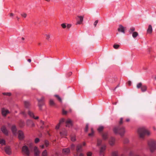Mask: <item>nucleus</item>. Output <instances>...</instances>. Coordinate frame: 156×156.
Returning a JSON list of instances; mask_svg holds the SVG:
<instances>
[{
  "mask_svg": "<svg viewBox=\"0 0 156 156\" xmlns=\"http://www.w3.org/2000/svg\"><path fill=\"white\" fill-rule=\"evenodd\" d=\"M32 144L23 146L22 149L23 154L27 156H29L30 153V151L32 148Z\"/></svg>",
  "mask_w": 156,
  "mask_h": 156,
  "instance_id": "1",
  "label": "nucleus"
},
{
  "mask_svg": "<svg viewBox=\"0 0 156 156\" xmlns=\"http://www.w3.org/2000/svg\"><path fill=\"white\" fill-rule=\"evenodd\" d=\"M114 132L115 134H118L121 136H124L125 133V128L123 126H118L114 127L113 129Z\"/></svg>",
  "mask_w": 156,
  "mask_h": 156,
  "instance_id": "2",
  "label": "nucleus"
},
{
  "mask_svg": "<svg viewBox=\"0 0 156 156\" xmlns=\"http://www.w3.org/2000/svg\"><path fill=\"white\" fill-rule=\"evenodd\" d=\"M137 132L139 137L141 139H144L145 135L148 136L151 133L150 131L144 128H139Z\"/></svg>",
  "mask_w": 156,
  "mask_h": 156,
  "instance_id": "3",
  "label": "nucleus"
},
{
  "mask_svg": "<svg viewBox=\"0 0 156 156\" xmlns=\"http://www.w3.org/2000/svg\"><path fill=\"white\" fill-rule=\"evenodd\" d=\"M148 145L150 151L152 152L156 150V141L151 140L148 142Z\"/></svg>",
  "mask_w": 156,
  "mask_h": 156,
  "instance_id": "4",
  "label": "nucleus"
},
{
  "mask_svg": "<svg viewBox=\"0 0 156 156\" xmlns=\"http://www.w3.org/2000/svg\"><path fill=\"white\" fill-rule=\"evenodd\" d=\"M44 98L42 97L41 99H37V100L38 101V105L40 110H41L42 109V106L44 105Z\"/></svg>",
  "mask_w": 156,
  "mask_h": 156,
  "instance_id": "5",
  "label": "nucleus"
},
{
  "mask_svg": "<svg viewBox=\"0 0 156 156\" xmlns=\"http://www.w3.org/2000/svg\"><path fill=\"white\" fill-rule=\"evenodd\" d=\"M136 87L137 89L140 88L141 90L143 92L145 91L147 89V87L145 85H143L141 83H138L136 85Z\"/></svg>",
  "mask_w": 156,
  "mask_h": 156,
  "instance_id": "6",
  "label": "nucleus"
},
{
  "mask_svg": "<svg viewBox=\"0 0 156 156\" xmlns=\"http://www.w3.org/2000/svg\"><path fill=\"white\" fill-rule=\"evenodd\" d=\"M18 135V137L20 140H23L24 138L23 133L21 130H19L17 133Z\"/></svg>",
  "mask_w": 156,
  "mask_h": 156,
  "instance_id": "7",
  "label": "nucleus"
},
{
  "mask_svg": "<svg viewBox=\"0 0 156 156\" xmlns=\"http://www.w3.org/2000/svg\"><path fill=\"white\" fill-rule=\"evenodd\" d=\"M101 136L103 139L105 140H107L108 137V133L107 132H104L101 133Z\"/></svg>",
  "mask_w": 156,
  "mask_h": 156,
  "instance_id": "8",
  "label": "nucleus"
},
{
  "mask_svg": "<svg viewBox=\"0 0 156 156\" xmlns=\"http://www.w3.org/2000/svg\"><path fill=\"white\" fill-rule=\"evenodd\" d=\"M1 130L2 132L5 135L7 136L8 135V131L7 130L6 127L4 126H2L1 128Z\"/></svg>",
  "mask_w": 156,
  "mask_h": 156,
  "instance_id": "9",
  "label": "nucleus"
},
{
  "mask_svg": "<svg viewBox=\"0 0 156 156\" xmlns=\"http://www.w3.org/2000/svg\"><path fill=\"white\" fill-rule=\"evenodd\" d=\"M4 150L5 153L8 155H10L11 154L10 147L9 146L5 147Z\"/></svg>",
  "mask_w": 156,
  "mask_h": 156,
  "instance_id": "10",
  "label": "nucleus"
},
{
  "mask_svg": "<svg viewBox=\"0 0 156 156\" xmlns=\"http://www.w3.org/2000/svg\"><path fill=\"white\" fill-rule=\"evenodd\" d=\"M34 152L35 156H39L40 152L36 146H35L34 147Z\"/></svg>",
  "mask_w": 156,
  "mask_h": 156,
  "instance_id": "11",
  "label": "nucleus"
},
{
  "mask_svg": "<svg viewBox=\"0 0 156 156\" xmlns=\"http://www.w3.org/2000/svg\"><path fill=\"white\" fill-rule=\"evenodd\" d=\"M115 138L112 137H111L109 139L108 143L111 146H113L115 144Z\"/></svg>",
  "mask_w": 156,
  "mask_h": 156,
  "instance_id": "12",
  "label": "nucleus"
},
{
  "mask_svg": "<svg viewBox=\"0 0 156 156\" xmlns=\"http://www.w3.org/2000/svg\"><path fill=\"white\" fill-rule=\"evenodd\" d=\"M77 17L79 18V19H77V22L76 24H81L83 20V16H78Z\"/></svg>",
  "mask_w": 156,
  "mask_h": 156,
  "instance_id": "13",
  "label": "nucleus"
},
{
  "mask_svg": "<svg viewBox=\"0 0 156 156\" xmlns=\"http://www.w3.org/2000/svg\"><path fill=\"white\" fill-rule=\"evenodd\" d=\"M118 30L120 32H121L123 34H124L125 32V28L122 25H119L118 29Z\"/></svg>",
  "mask_w": 156,
  "mask_h": 156,
  "instance_id": "14",
  "label": "nucleus"
},
{
  "mask_svg": "<svg viewBox=\"0 0 156 156\" xmlns=\"http://www.w3.org/2000/svg\"><path fill=\"white\" fill-rule=\"evenodd\" d=\"M66 126L70 127L72 125V121L70 119H68L66 121Z\"/></svg>",
  "mask_w": 156,
  "mask_h": 156,
  "instance_id": "15",
  "label": "nucleus"
},
{
  "mask_svg": "<svg viewBox=\"0 0 156 156\" xmlns=\"http://www.w3.org/2000/svg\"><path fill=\"white\" fill-rule=\"evenodd\" d=\"M2 114L3 116H6L9 113V111L4 108H3L2 110Z\"/></svg>",
  "mask_w": 156,
  "mask_h": 156,
  "instance_id": "16",
  "label": "nucleus"
},
{
  "mask_svg": "<svg viewBox=\"0 0 156 156\" xmlns=\"http://www.w3.org/2000/svg\"><path fill=\"white\" fill-rule=\"evenodd\" d=\"M106 148V146L104 145L101 147L100 150V154L101 155H104V153Z\"/></svg>",
  "mask_w": 156,
  "mask_h": 156,
  "instance_id": "17",
  "label": "nucleus"
},
{
  "mask_svg": "<svg viewBox=\"0 0 156 156\" xmlns=\"http://www.w3.org/2000/svg\"><path fill=\"white\" fill-rule=\"evenodd\" d=\"M28 115L31 117L33 118L34 119H38V117L37 116L36 117H35L33 113L30 111H29L28 112Z\"/></svg>",
  "mask_w": 156,
  "mask_h": 156,
  "instance_id": "18",
  "label": "nucleus"
},
{
  "mask_svg": "<svg viewBox=\"0 0 156 156\" xmlns=\"http://www.w3.org/2000/svg\"><path fill=\"white\" fill-rule=\"evenodd\" d=\"M63 153L65 154H67L70 152V150L69 148L63 149L62 150Z\"/></svg>",
  "mask_w": 156,
  "mask_h": 156,
  "instance_id": "19",
  "label": "nucleus"
},
{
  "mask_svg": "<svg viewBox=\"0 0 156 156\" xmlns=\"http://www.w3.org/2000/svg\"><path fill=\"white\" fill-rule=\"evenodd\" d=\"M11 130L13 133L16 135V129L15 126L13 125L12 126L11 128Z\"/></svg>",
  "mask_w": 156,
  "mask_h": 156,
  "instance_id": "20",
  "label": "nucleus"
},
{
  "mask_svg": "<svg viewBox=\"0 0 156 156\" xmlns=\"http://www.w3.org/2000/svg\"><path fill=\"white\" fill-rule=\"evenodd\" d=\"M152 31V28L151 25H149L148 28L147 30V32L148 33L151 34Z\"/></svg>",
  "mask_w": 156,
  "mask_h": 156,
  "instance_id": "21",
  "label": "nucleus"
},
{
  "mask_svg": "<svg viewBox=\"0 0 156 156\" xmlns=\"http://www.w3.org/2000/svg\"><path fill=\"white\" fill-rule=\"evenodd\" d=\"M49 105L51 106H54L55 105V103L52 99H50L49 102Z\"/></svg>",
  "mask_w": 156,
  "mask_h": 156,
  "instance_id": "22",
  "label": "nucleus"
},
{
  "mask_svg": "<svg viewBox=\"0 0 156 156\" xmlns=\"http://www.w3.org/2000/svg\"><path fill=\"white\" fill-rule=\"evenodd\" d=\"M24 104L26 108H28L30 105V103L28 101H24Z\"/></svg>",
  "mask_w": 156,
  "mask_h": 156,
  "instance_id": "23",
  "label": "nucleus"
},
{
  "mask_svg": "<svg viewBox=\"0 0 156 156\" xmlns=\"http://www.w3.org/2000/svg\"><path fill=\"white\" fill-rule=\"evenodd\" d=\"M104 129V126H100L99 127L98 129V130L99 133H100L103 131Z\"/></svg>",
  "mask_w": 156,
  "mask_h": 156,
  "instance_id": "24",
  "label": "nucleus"
},
{
  "mask_svg": "<svg viewBox=\"0 0 156 156\" xmlns=\"http://www.w3.org/2000/svg\"><path fill=\"white\" fill-rule=\"evenodd\" d=\"M82 148V145L80 144L78 145L77 146L76 150L77 152H80L81 151V148Z\"/></svg>",
  "mask_w": 156,
  "mask_h": 156,
  "instance_id": "25",
  "label": "nucleus"
},
{
  "mask_svg": "<svg viewBox=\"0 0 156 156\" xmlns=\"http://www.w3.org/2000/svg\"><path fill=\"white\" fill-rule=\"evenodd\" d=\"M29 122H30V123H31V126L32 127H34V126H35L34 124L33 123V122L32 121L30 120H28L27 121V126H29V124H28Z\"/></svg>",
  "mask_w": 156,
  "mask_h": 156,
  "instance_id": "26",
  "label": "nucleus"
},
{
  "mask_svg": "<svg viewBox=\"0 0 156 156\" xmlns=\"http://www.w3.org/2000/svg\"><path fill=\"white\" fill-rule=\"evenodd\" d=\"M42 156H47V151L46 150H45L42 152Z\"/></svg>",
  "mask_w": 156,
  "mask_h": 156,
  "instance_id": "27",
  "label": "nucleus"
},
{
  "mask_svg": "<svg viewBox=\"0 0 156 156\" xmlns=\"http://www.w3.org/2000/svg\"><path fill=\"white\" fill-rule=\"evenodd\" d=\"M132 36L133 38L136 37L138 35V33L136 32H134L132 33Z\"/></svg>",
  "mask_w": 156,
  "mask_h": 156,
  "instance_id": "28",
  "label": "nucleus"
},
{
  "mask_svg": "<svg viewBox=\"0 0 156 156\" xmlns=\"http://www.w3.org/2000/svg\"><path fill=\"white\" fill-rule=\"evenodd\" d=\"M55 96L57 98L58 100L60 102H62V100L61 98L57 95H55Z\"/></svg>",
  "mask_w": 156,
  "mask_h": 156,
  "instance_id": "29",
  "label": "nucleus"
},
{
  "mask_svg": "<svg viewBox=\"0 0 156 156\" xmlns=\"http://www.w3.org/2000/svg\"><path fill=\"white\" fill-rule=\"evenodd\" d=\"M5 144V140L2 139L0 138V144L2 145Z\"/></svg>",
  "mask_w": 156,
  "mask_h": 156,
  "instance_id": "30",
  "label": "nucleus"
},
{
  "mask_svg": "<svg viewBox=\"0 0 156 156\" xmlns=\"http://www.w3.org/2000/svg\"><path fill=\"white\" fill-rule=\"evenodd\" d=\"M102 140L101 139H98L97 140V145L100 146L102 142Z\"/></svg>",
  "mask_w": 156,
  "mask_h": 156,
  "instance_id": "31",
  "label": "nucleus"
},
{
  "mask_svg": "<svg viewBox=\"0 0 156 156\" xmlns=\"http://www.w3.org/2000/svg\"><path fill=\"white\" fill-rule=\"evenodd\" d=\"M135 30V28L134 27H131L129 30V33L130 34H132Z\"/></svg>",
  "mask_w": 156,
  "mask_h": 156,
  "instance_id": "32",
  "label": "nucleus"
},
{
  "mask_svg": "<svg viewBox=\"0 0 156 156\" xmlns=\"http://www.w3.org/2000/svg\"><path fill=\"white\" fill-rule=\"evenodd\" d=\"M60 135L62 136H66L67 135V132L66 130H65L63 132H60Z\"/></svg>",
  "mask_w": 156,
  "mask_h": 156,
  "instance_id": "33",
  "label": "nucleus"
},
{
  "mask_svg": "<svg viewBox=\"0 0 156 156\" xmlns=\"http://www.w3.org/2000/svg\"><path fill=\"white\" fill-rule=\"evenodd\" d=\"M123 123V118H121L120 119V121L119 122V126H121V125Z\"/></svg>",
  "mask_w": 156,
  "mask_h": 156,
  "instance_id": "34",
  "label": "nucleus"
},
{
  "mask_svg": "<svg viewBox=\"0 0 156 156\" xmlns=\"http://www.w3.org/2000/svg\"><path fill=\"white\" fill-rule=\"evenodd\" d=\"M44 144L46 147H48L49 144V141L47 140H45L44 141Z\"/></svg>",
  "mask_w": 156,
  "mask_h": 156,
  "instance_id": "35",
  "label": "nucleus"
},
{
  "mask_svg": "<svg viewBox=\"0 0 156 156\" xmlns=\"http://www.w3.org/2000/svg\"><path fill=\"white\" fill-rule=\"evenodd\" d=\"M71 139L72 141H75L76 140L75 136H71Z\"/></svg>",
  "mask_w": 156,
  "mask_h": 156,
  "instance_id": "36",
  "label": "nucleus"
},
{
  "mask_svg": "<svg viewBox=\"0 0 156 156\" xmlns=\"http://www.w3.org/2000/svg\"><path fill=\"white\" fill-rule=\"evenodd\" d=\"M135 153L134 152L132 151H131L129 153V156H134Z\"/></svg>",
  "mask_w": 156,
  "mask_h": 156,
  "instance_id": "37",
  "label": "nucleus"
},
{
  "mask_svg": "<svg viewBox=\"0 0 156 156\" xmlns=\"http://www.w3.org/2000/svg\"><path fill=\"white\" fill-rule=\"evenodd\" d=\"M112 156H118V152L117 151H115L112 153Z\"/></svg>",
  "mask_w": 156,
  "mask_h": 156,
  "instance_id": "38",
  "label": "nucleus"
},
{
  "mask_svg": "<svg viewBox=\"0 0 156 156\" xmlns=\"http://www.w3.org/2000/svg\"><path fill=\"white\" fill-rule=\"evenodd\" d=\"M119 44H115L113 45V47L115 49H118L119 48Z\"/></svg>",
  "mask_w": 156,
  "mask_h": 156,
  "instance_id": "39",
  "label": "nucleus"
},
{
  "mask_svg": "<svg viewBox=\"0 0 156 156\" xmlns=\"http://www.w3.org/2000/svg\"><path fill=\"white\" fill-rule=\"evenodd\" d=\"M21 15L22 17L25 18L27 16V14L25 13H22L21 14Z\"/></svg>",
  "mask_w": 156,
  "mask_h": 156,
  "instance_id": "40",
  "label": "nucleus"
},
{
  "mask_svg": "<svg viewBox=\"0 0 156 156\" xmlns=\"http://www.w3.org/2000/svg\"><path fill=\"white\" fill-rule=\"evenodd\" d=\"M91 133H89L88 134V136H93V134H94V131L92 128L91 129Z\"/></svg>",
  "mask_w": 156,
  "mask_h": 156,
  "instance_id": "41",
  "label": "nucleus"
},
{
  "mask_svg": "<svg viewBox=\"0 0 156 156\" xmlns=\"http://www.w3.org/2000/svg\"><path fill=\"white\" fill-rule=\"evenodd\" d=\"M20 127H23L24 125V122L23 121H21L20 124Z\"/></svg>",
  "mask_w": 156,
  "mask_h": 156,
  "instance_id": "42",
  "label": "nucleus"
},
{
  "mask_svg": "<svg viewBox=\"0 0 156 156\" xmlns=\"http://www.w3.org/2000/svg\"><path fill=\"white\" fill-rule=\"evenodd\" d=\"M64 121H65V119H63V118H62L60 120L59 122V123H59V124H61L62 123H63L64 122Z\"/></svg>",
  "mask_w": 156,
  "mask_h": 156,
  "instance_id": "43",
  "label": "nucleus"
},
{
  "mask_svg": "<svg viewBox=\"0 0 156 156\" xmlns=\"http://www.w3.org/2000/svg\"><path fill=\"white\" fill-rule=\"evenodd\" d=\"M45 36L46 37V39L48 40H49V38H50V35L46 34L45 35Z\"/></svg>",
  "mask_w": 156,
  "mask_h": 156,
  "instance_id": "44",
  "label": "nucleus"
},
{
  "mask_svg": "<svg viewBox=\"0 0 156 156\" xmlns=\"http://www.w3.org/2000/svg\"><path fill=\"white\" fill-rule=\"evenodd\" d=\"M87 156H92V153L91 152H88L87 153Z\"/></svg>",
  "mask_w": 156,
  "mask_h": 156,
  "instance_id": "45",
  "label": "nucleus"
},
{
  "mask_svg": "<svg viewBox=\"0 0 156 156\" xmlns=\"http://www.w3.org/2000/svg\"><path fill=\"white\" fill-rule=\"evenodd\" d=\"M3 94L4 95H6L7 96H10L11 95V93H3Z\"/></svg>",
  "mask_w": 156,
  "mask_h": 156,
  "instance_id": "46",
  "label": "nucleus"
},
{
  "mask_svg": "<svg viewBox=\"0 0 156 156\" xmlns=\"http://www.w3.org/2000/svg\"><path fill=\"white\" fill-rule=\"evenodd\" d=\"M61 26L63 28H65L66 27V26L65 23H62L61 24Z\"/></svg>",
  "mask_w": 156,
  "mask_h": 156,
  "instance_id": "47",
  "label": "nucleus"
},
{
  "mask_svg": "<svg viewBox=\"0 0 156 156\" xmlns=\"http://www.w3.org/2000/svg\"><path fill=\"white\" fill-rule=\"evenodd\" d=\"M39 141V139L38 138H36L35 140V142L36 143H38Z\"/></svg>",
  "mask_w": 156,
  "mask_h": 156,
  "instance_id": "48",
  "label": "nucleus"
},
{
  "mask_svg": "<svg viewBox=\"0 0 156 156\" xmlns=\"http://www.w3.org/2000/svg\"><path fill=\"white\" fill-rule=\"evenodd\" d=\"M128 142H129V140H128V139H127V138L125 139L124 141V142L125 144H127Z\"/></svg>",
  "mask_w": 156,
  "mask_h": 156,
  "instance_id": "49",
  "label": "nucleus"
},
{
  "mask_svg": "<svg viewBox=\"0 0 156 156\" xmlns=\"http://www.w3.org/2000/svg\"><path fill=\"white\" fill-rule=\"evenodd\" d=\"M88 125H86V127H85V132H87V131L88 129Z\"/></svg>",
  "mask_w": 156,
  "mask_h": 156,
  "instance_id": "50",
  "label": "nucleus"
},
{
  "mask_svg": "<svg viewBox=\"0 0 156 156\" xmlns=\"http://www.w3.org/2000/svg\"><path fill=\"white\" fill-rule=\"evenodd\" d=\"M60 125V124H59V123L58 124V125L56 126L55 129H59Z\"/></svg>",
  "mask_w": 156,
  "mask_h": 156,
  "instance_id": "51",
  "label": "nucleus"
},
{
  "mask_svg": "<svg viewBox=\"0 0 156 156\" xmlns=\"http://www.w3.org/2000/svg\"><path fill=\"white\" fill-rule=\"evenodd\" d=\"M98 22V20H96L95 22L94 23V25L95 26V27H96L97 23Z\"/></svg>",
  "mask_w": 156,
  "mask_h": 156,
  "instance_id": "52",
  "label": "nucleus"
},
{
  "mask_svg": "<svg viewBox=\"0 0 156 156\" xmlns=\"http://www.w3.org/2000/svg\"><path fill=\"white\" fill-rule=\"evenodd\" d=\"M67 113V112L66 111L63 109L62 110V114L63 115H66V114Z\"/></svg>",
  "mask_w": 156,
  "mask_h": 156,
  "instance_id": "53",
  "label": "nucleus"
},
{
  "mask_svg": "<svg viewBox=\"0 0 156 156\" xmlns=\"http://www.w3.org/2000/svg\"><path fill=\"white\" fill-rule=\"evenodd\" d=\"M75 147V145L73 144L71 145V149L73 150Z\"/></svg>",
  "mask_w": 156,
  "mask_h": 156,
  "instance_id": "54",
  "label": "nucleus"
},
{
  "mask_svg": "<svg viewBox=\"0 0 156 156\" xmlns=\"http://www.w3.org/2000/svg\"><path fill=\"white\" fill-rule=\"evenodd\" d=\"M71 24H68L67 26V27L68 28H70L71 27Z\"/></svg>",
  "mask_w": 156,
  "mask_h": 156,
  "instance_id": "55",
  "label": "nucleus"
},
{
  "mask_svg": "<svg viewBox=\"0 0 156 156\" xmlns=\"http://www.w3.org/2000/svg\"><path fill=\"white\" fill-rule=\"evenodd\" d=\"M41 123L42 125H44V122L42 121H41Z\"/></svg>",
  "mask_w": 156,
  "mask_h": 156,
  "instance_id": "56",
  "label": "nucleus"
},
{
  "mask_svg": "<svg viewBox=\"0 0 156 156\" xmlns=\"http://www.w3.org/2000/svg\"><path fill=\"white\" fill-rule=\"evenodd\" d=\"M131 82L130 81H129L128 82V84L130 86L131 84Z\"/></svg>",
  "mask_w": 156,
  "mask_h": 156,
  "instance_id": "57",
  "label": "nucleus"
},
{
  "mask_svg": "<svg viewBox=\"0 0 156 156\" xmlns=\"http://www.w3.org/2000/svg\"><path fill=\"white\" fill-rule=\"evenodd\" d=\"M14 16V14L13 13H10V17L13 16Z\"/></svg>",
  "mask_w": 156,
  "mask_h": 156,
  "instance_id": "58",
  "label": "nucleus"
},
{
  "mask_svg": "<svg viewBox=\"0 0 156 156\" xmlns=\"http://www.w3.org/2000/svg\"><path fill=\"white\" fill-rule=\"evenodd\" d=\"M40 147H41L42 149H43L44 148V145H43L41 146H40Z\"/></svg>",
  "mask_w": 156,
  "mask_h": 156,
  "instance_id": "59",
  "label": "nucleus"
},
{
  "mask_svg": "<svg viewBox=\"0 0 156 156\" xmlns=\"http://www.w3.org/2000/svg\"><path fill=\"white\" fill-rule=\"evenodd\" d=\"M130 121V119L129 118L127 119H126V121L127 122H128Z\"/></svg>",
  "mask_w": 156,
  "mask_h": 156,
  "instance_id": "60",
  "label": "nucleus"
},
{
  "mask_svg": "<svg viewBox=\"0 0 156 156\" xmlns=\"http://www.w3.org/2000/svg\"><path fill=\"white\" fill-rule=\"evenodd\" d=\"M29 62H31V60L30 59H28L27 60Z\"/></svg>",
  "mask_w": 156,
  "mask_h": 156,
  "instance_id": "61",
  "label": "nucleus"
},
{
  "mask_svg": "<svg viewBox=\"0 0 156 156\" xmlns=\"http://www.w3.org/2000/svg\"><path fill=\"white\" fill-rule=\"evenodd\" d=\"M43 125H41V128L42 129H43L44 128V127L43 126Z\"/></svg>",
  "mask_w": 156,
  "mask_h": 156,
  "instance_id": "62",
  "label": "nucleus"
},
{
  "mask_svg": "<svg viewBox=\"0 0 156 156\" xmlns=\"http://www.w3.org/2000/svg\"><path fill=\"white\" fill-rule=\"evenodd\" d=\"M21 113L23 115H25V112H21Z\"/></svg>",
  "mask_w": 156,
  "mask_h": 156,
  "instance_id": "63",
  "label": "nucleus"
},
{
  "mask_svg": "<svg viewBox=\"0 0 156 156\" xmlns=\"http://www.w3.org/2000/svg\"><path fill=\"white\" fill-rule=\"evenodd\" d=\"M79 156H83V155L82 154L80 153L79 155Z\"/></svg>",
  "mask_w": 156,
  "mask_h": 156,
  "instance_id": "64",
  "label": "nucleus"
}]
</instances>
